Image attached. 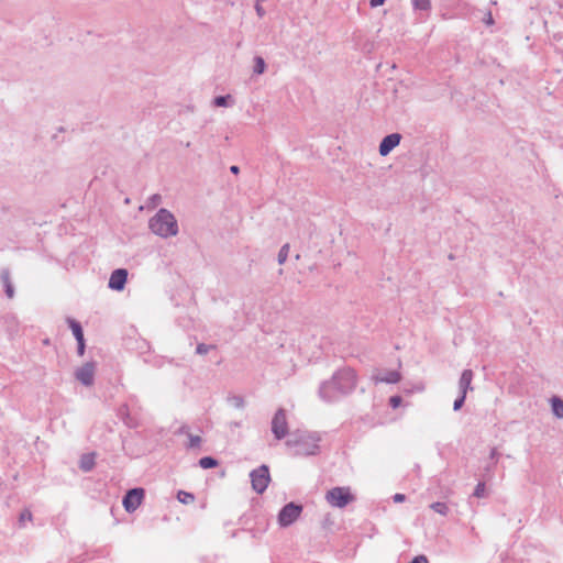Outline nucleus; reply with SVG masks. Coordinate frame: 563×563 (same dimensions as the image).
<instances>
[{
	"label": "nucleus",
	"instance_id": "1",
	"mask_svg": "<svg viewBox=\"0 0 563 563\" xmlns=\"http://www.w3.org/2000/svg\"><path fill=\"white\" fill-rule=\"evenodd\" d=\"M356 384L355 371L351 367H342L335 371L329 379L320 383L318 395L324 402H338L351 395L356 388Z\"/></svg>",
	"mask_w": 563,
	"mask_h": 563
},
{
	"label": "nucleus",
	"instance_id": "2",
	"mask_svg": "<svg viewBox=\"0 0 563 563\" xmlns=\"http://www.w3.org/2000/svg\"><path fill=\"white\" fill-rule=\"evenodd\" d=\"M150 230L164 239L175 236L178 233V222L175 216L167 209L161 208L148 221Z\"/></svg>",
	"mask_w": 563,
	"mask_h": 563
},
{
	"label": "nucleus",
	"instance_id": "3",
	"mask_svg": "<svg viewBox=\"0 0 563 563\" xmlns=\"http://www.w3.org/2000/svg\"><path fill=\"white\" fill-rule=\"evenodd\" d=\"M320 438L317 435H295L286 441L288 448L294 449V456L316 455L319 452Z\"/></svg>",
	"mask_w": 563,
	"mask_h": 563
},
{
	"label": "nucleus",
	"instance_id": "4",
	"mask_svg": "<svg viewBox=\"0 0 563 563\" xmlns=\"http://www.w3.org/2000/svg\"><path fill=\"white\" fill-rule=\"evenodd\" d=\"M325 500L335 508H344L355 500L351 488L347 486H336L329 489L325 494Z\"/></svg>",
	"mask_w": 563,
	"mask_h": 563
},
{
	"label": "nucleus",
	"instance_id": "5",
	"mask_svg": "<svg viewBox=\"0 0 563 563\" xmlns=\"http://www.w3.org/2000/svg\"><path fill=\"white\" fill-rule=\"evenodd\" d=\"M252 489L262 495L268 487L272 477L269 473V467L266 464H262L258 467L254 468L250 473Z\"/></svg>",
	"mask_w": 563,
	"mask_h": 563
},
{
	"label": "nucleus",
	"instance_id": "6",
	"mask_svg": "<svg viewBox=\"0 0 563 563\" xmlns=\"http://www.w3.org/2000/svg\"><path fill=\"white\" fill-rule=\"evenodd\" d=\"M303 510L302 505L290 501L282 507L278 512L277 521L283 528L291 526L301 515Z\"/></svg>",
	"mask_w": 563,
	"mask_h": 563
},
{
	"label": "nucleus",
	"instance_id": "7",
	"mask_svg": "<svg viewBox=\"0 0 563 563\" xmlns=\"http://www.w3.org/2000/svg\"><path fill=\"white\" fill-rule=\"evenodd\" d=\"M145 497V489L142 487H134L124 494L122 505L126 512H134L143 503Z\"/></svg>",
	"mask_w": 563,
	"mask_h": 563
},
{
	"label": "nucleus",
	"instance_id": "8",
	"mask_svg": "<svg viewBox=\"0 0 563 563\" xmlns=\"http://www.w3.org/2000/svg\"><path fill=\"white\" fill-rule=\"evenodd\" d=\"M271 424L272 433L276 440H283L288 434L289 429L284 408H279L275 412Z\"/></svg>",
	"mask_w": 563,
	"mask_h": 563
},
{
	"label": "nucleus",
	"instance_id": "9",
	"mask_svg": "<svg viewBox=\"0 0 563 563\" xmlns=\"http://www.w3.org/2000/svg\"><path fill=\"white\" fill-rule=\"evenodd\" d=\"M96 363L87 362L75 371V378L84 386L89 387L95 383Z\"/></svg>",
	"mask_w": 563,
	"mask_h": 563
},
{
	"label": "nucleus",
	"instance_id": "10",
	"mask_svg": "<svg viewBox=\"0 0 563 563\" xmlns=\"http://www.w3.org/2000/svg\"><path fill=\"white\" fill-rule=\"evenodd\" d=\"M128 269L117 268L114 269L109 278L108 287L114 291H122L125 288L128 282Z\"/></svg>",
	"mask_w": 563,
	"mask_h": 563
},
{
	"label": "nucleus",
	"instance_id": "11",
	"mask_svg": "<svg viewBox=\"0 0 563 563\" xmlns=\"http://www.w3.org/2000/svg\"><path fill=\"white\" fill-rule=\"evenodd\" d=\"M402 136L400 133H390L384 136L379 143L378 152L382 156H387L395 147H397Z\"/></svg>",
	"mask_w": 563,
	"mask_h": 563
},
{
	"label": "nucleus",
	"instance_id": "12",
	"mask_svg": "<svg viewBox=\"0 0 563 563\" xmlns=\"http://www.w3.org/2000/svg\"><path fill=\"white\" fill-rule=\"evenodd\" d=\"M474 373L472 369L466 368L462 372L459 379V393L467 395L470 390H473L472 380Z\"/></svg>",
	"mask_w": 563,
	"mask_h": 563
},
{
	"label": "nucleus",
	"instance_id": "13",
	"mask_svg": "<svg viewBox=\"0 0 563 563\" xmlns=\"http://www.w3.org/2000/svg\"><path fill=\"white\" fill-rule=\"evenodd\" d=\"M118 416L128 428L135 429L139 427L136 418L131 416L129 406L126 404L119 408Z\"/></svg>",
	"mask_w": 563,
	"mask_h": 563
},
{
	"label": "nucleus",
	"instance_id": "14",
	"mask_svg": "<svg viewBox=\"0 0 563 563\" xmlns=\"http://www.w3.org/2000/svg\"><path fill=\"white\" fill-rule=\"evenodd\" d=\"M0 279L3 284V288H4V292L7 295L8 298H13L14 296V287L12 285V282H11V277H10V271L9 268H2L1 272H0Z\"/></svg>",
	"mask_w": 563,
	"mask_h": 563
},
{
	"label": "nucleus",
	"instance_id": "15",
	"mask_svg": "<svg viewBox=\"0 0 563 563\" xmlns=\"http://www.w3.org/2000/svg\"><path fill=\"white\" fill-rule=\"evenodd\" d=\"M66 322L68 323L69 329L73 332V335L76 341L85 340L84 336V330L79 321H77L74 318L68 317L66 319Z\"/></svg>",
	"mask_w": 563,
	"mask_h": 563
},
{
	"label": "nucleus",
	"instance_id": "16",
	"mask_svg": "<svg viewBox=\"0 0 563 563\" xmlns=\"http://www.w3.org/2000/svg\"><path fill=\"white\" fill-rule=\"evenodd\" d=\"M95 453L82 454L79 461V468L84 472H90L95 467Z\"/></svg>",
	"mask_w": 563,
	"mask_h": 563
},
{
	"label": "nucleus",
	"instance_id": "17",
	"mask_svg": "<svg viewBox=\"0 0 563 563\" xmlns=\"http://www.w3.org/2000/svg\"><path fill=\"white\" fill-rule=\"evenodd\" d=\"M376 379L387 384H396L401 379V375L398 371H387L383 376H378Z\"/></svg>",
	"mask_w": 563,
	"mask_h": 563
},
{
	"label": "nucleus",
	"instance_id": "18",
	"mask_svg": "<svg viewBox=\"0 0 563 563\" xmlns=\"http://www.w3.org/2000/svg\"><path fill=\"white\" fill-rule=\"evenodd\" d=\"M550 402H551V409H552L553 415L556 418L562 419L563 418V400L558 396H553L551 398Z\"/></svg>",
	"mask_w": 563,
	"mask_h": 563
},
{
	"label": "nucleus",
	"instance_id": "19",
	"mask_svg": "<svg viewBox=\"0 0 563 563\" xmlns=\"http://www.w3.org/2000/svg\"><path fill=\"white\" fill-rule=\"evenodd\" d=\"M198 464L203 470H210V468L217 467L219 465V461L216 457L208 455V456H202L198 461Z\"/></svg>",
	"mask_w": 563,
	"mask_h": 563
},
{
	"label": "nucleus",
	"instance_id": "20",
	"mask_svg": "<svg viewBox=\"0 0 563 563\" xmlns=\"http://www.w3.org/2000/svg\"><path fill=\"white\" fill-rule=\"evenodd\" d=\"M213 106L216 107H229L233 103L232 96L231 95H220L214 97L212 101Z\"/></svg>",
	"mask_w": 563,
	"mask_h": 563
},
{
	"label": "nucleus",
	"instance_id": "21",
	"mask_svg": "<svg viewBox=\"0 0 563 563\" xmlns=\"http://www.w3.org/2000/svg\"><path fill=\"white\" fill-rule=\"evenodd\" d=\"M266 70V62L262 56H255L254 57V67H253V74L254 75H262Z\"/></svg>",
	"mask_w": 563,
	"mask_h": 563
},
{
	"label": "nucleus",
	"instance_id": "22",
	"mask_svg": "<svg viewBox=\"0 0 563 563\" xmlns=\"http://www.w3.org/2000/svg\"><path fill=\"white\" fill-rule=\"evenodd\" d=\"M195 495L189 492L178 490L177 500L184 505H188L195 501Z\"/></svg>",
	"mask_w": 563,
	"mask_h": 563
},
{
	"label": "nucleus",
	"instance_id": "23",
	"mask_svg": "<svg viewBox=\"0 0 563 563\" xmlns=\"http://www.w3.org/2000/svg\"><path fill=\"white\" fill-rule=\"evenodd\" d=\"M430 508L442 516H446L449 512V506L443 501H435L430 505Z\"/></svg>",
	"mask_w": 563,
	"mask_h": 563
},
{
	"label": "nucleus",
	"instance_id": "24",
	"mask_svg": "<svg viewBox=\"0 0 563 563\" xmlns=\"http://www.w3.org/2000/svg\"><path fill=\"white\" fill-rule=\"evenodd\" d=\"M412 7L415 10L419 11H430L431 10V1L430 0H411Z\"/></svg>",
	"mask_w": 563,
	"mask_h": 563
},
{
	"label": "nucleus",
	"instance_id": "25",
	"mask_svg": "<svg viewBox=\"0 0 563 563\" xmlns=\"http://www.w3.org/2000/svg\"><path fill=\"white\" fill-rule=\"evenodd\" d=\"M289 250H290V246H289L288 243L284 244L280 247V250H279V252L277 254V262H278L279 265H283L287 261L288 254H289Z\"/></svg>",
	"mask_w": 563,
	"mask_h": 563
},
{
	"label": "nucleus",
	"instance_id": "26",
	"mask_svg": "<svg viewBox=\"0 0 563 563\" xmlns=\"http://www.w3.org/2000/svg\"><path fill=\"white\" fill-rule=\"evenodd\" d=\"M473 496L476 498L486 497V485L484 482H478L473 492Z\"/></svg>",
	"mask_w": 563,
	"mask_h": 563
},
{
	"label": "nucleus",
	"instance_id": "27",
	"mask_svg": "<svg viewBox=\"0 0 563 563\" xmlns=\"http://www.w3.org/2000/svg\"><path fill=\"white\" fill-rule=\"evenodd\" d=\"M229 401H230V404L233 407H235L238 409H242L245 406L244 398L242 396H239V395H234V396L229 397Z\"/></svg>",
	"mask_w": 563,
	"mask_h": 563
},
{
	"label": "nucleus",
	"instance_id": "28",
	"mask_svg": "<svg viewBox=\"0 0 563 563\" xmlns=\"http://www.w3.org/2000/svg\"><path fill=\"white\" fill-rule=\"evenodd\" d=\"M214 349H216V345H213V344L199 343L196 347V353L199 355H205L209 351L214 350Z\"/></svg>",
	"mask_w": 563,
	"mask_h": 563
},
{
	"label": "nucleus",
	"instance_id": "29",
	"mask_svg": "<svg viewBox=\"0 0 563 563\" xmlns=\"http://www.w3.org/2000/svg\"><path fill=\"white\" fill-rule=\"evenodd\" d=\"M465 399H466V395L459 393V396L456 397V399L453 402V410L454 411L461 410L465 404Z\"/></svg>",
	"mask_w": 563,
	"mask_h": 563
},
{
	"label": "nucleus",
	"instance_id": "30",
	"mask_svg": "<svg viewBox=\"0 0 563 563\" xmlns=\"http://www.w3.org/2000/svg\"><path fill=\"white\" fill-rule=\"evenodd\" d=\"M202 440L199 435L189 434V443L187 444L188 449L199 448Z\"/></svg>",
	"mask_w": 563,
	"mask_h": 563
},
{
	"label": "nucleus",
	"instance_id": "31",
	"mask_svg": "<svg viewBox=\"0 0 563 563\" xmlns=\"http://www.w3.org/2000/svg\"><path fill=\"white\" fill-rule=\"evenodd\" d=\"M388 404L393 409H397L402 404V397L399 395H394L389 398Z\"/></svg>",
	"mask_w": 563,
	"mask_h": 563
},
{
	"label": "nucleus",
	"instance_id": "32",
	"mask_svg": "<svg viewBox=\"0 0 563 563\" xmlns=\"http://www.w3.org/2000/svg\"><path fill=\"white\" fill-rule=\"evenodd\" d=\"M32 518H33V515H32V512H31L30 510H27V509H24V510L20 514V516H19V520H20L21 522H22V521H25V520H30V521H31V520H32Z\"/></svg>",
	"mask_w": 563,
	"mask_h": 563
},
{
	"label": "nucleus",
	"instance_id": "33",
	"mask_svg": "<svg viewBox=\"0 0 563 563\" xmlns=\"http://www.w3.org/2000/svg\"><path fill=\"white\" fill-rule=\"evenodd\" d=\"M76 342H77V353L79 356H82L86 351V341L80 340V341H76Z\"/></svg>",
	"mask_w": 563,
	"mask_h": 563
},
{
	"label": "nucleus",
	"instance_id": "34",
	"mask_svg": "<svg viewBox=\"0 0 563 563\" xmlns=\"http://www.w3.org/2000/svg\"><path fill=\"white\" fill-rule=\"evenodd\" d=\"M499 452L497 451L496 448H493L490 450V453H489V460L492 461V464L495 465L498 461V457H499Z\"/></svg>",
	"mask_w": 563,
	"mask_h": 563
},
{
	"label": "nucleus",
	"instance_id": "35",
	"mask_svg": "<svg viewBox=\"0 0 563 563\" xmlns=\"http://www.w3.org/2000/svg\"><path fill=\"white\" fill-rule=\"evenodd\" d=\"M148 200H150V205H152V206H157V205L161 202L162 197H161L158 194H154V195H152V196L150 197V199H148Z\"/></svg>",
	"mask_w": 563,
	"mask_h": 563
},
{
	"label": "nucleus",
	"instance_id": "36",
	"mask_svg": "<svg viewBox=\"0 0 563 563\" xmlns=\"http://www.w3.org/2000/svg\"><path fill=\"white\" fill-rule=\"evenodd\" d=\"M406 495L405 494H400V493H397L393 496V500L395 503H404L406 500Z\"/></svg>",
	"mask_w": 563,
	"mask_h": 563
},
{
	"label": "nucleus",
	"instance_id": "37",
	"mask_svg": "<svg viewBox=\"0 0 563 563\" xmlns=\"http://www.w3.org/2000/svg\"><path fill=\"white\" fill-rule=\"evenodd\" d=\"M165 363V358L163 357H159V358H155L153 362H152V365L154 367H157V368H161Z\"/></svg>",
	"mask_w": 563,
	"mask_h": 563
},
{
	"label": "nucleus",
	"instance_id": "38",
	"mask_svg": "<svg viewBox=\"0 0 563 563\" xmlns=\"http://www.w3.org/2000/svg\"><path fill=\"white\" fill-rule=\"evenodd\" d=\"M386 2V0H369V7L371 8H377L383 5Z\"/></svg>",
	"mask_w": 563,
	"mask_h": 563
},
{
	"label": "nucleus",
	"instance_id": "39",
	"mask_svg": "<svg viewBox=\"0 0 563 563\" xmlns=\"http://www.w3.org/2000/svg\"><path fill=\"white\" fill-rule=\"evenodd\" d=\"M255 10L260 18H263L265 15V10L258 2H256V4H255Z\"/></svg>",
	"mask_w": 563,
	"mask_h": 563
},
{
	"label": "nucleus",
	"instance_id": "40",
	"mask_svg": "<svg viewBox=\"0 0 563 563\" xmlns=\"http://www.w3.org/2000/svg\"><path fill=\"white\" fill-rule=\"evenodd\" d=\"M484 22L487 24V25H492L494 24V19H493V15L490 12L487 13L486 18L484 19Z\"/></svg>",
	"mask_w": 563,
	"mask_h": 563
},
{
	"label": "nucleus",
	"instance_id": "41",
	"mask_svg": "<svg viewBox=\"0 0 563 563\" xmlns=\"http://www.w3.org/2000/svg\"><path fill=\"white\" fill-rule=\"evenodd\" d=\"M230 172H231L232 174H234V175H238V174L240 173V167H239V166H236V165H232V166L230 167Z\"/></svg>",
	"mask_w": 563,
	"mask_h": 563
},
{
	"label": "nucleus",
	"instance_id": "42",
	"mask_svg": "<svg viewBox=\"0 0 563 563\" xmlns=\"http://www.w3.org/2000/svg\"><path fill=\"white\" fill-rule=\"evenodd\" d=\"M186 429H187V427H185V426H184V427H181V428H180V430H179V431H180L181 433H184V432H186Z\"/></svg>",
	"mask_w": 563,
	"mask_h": 563
}]
</instances>
